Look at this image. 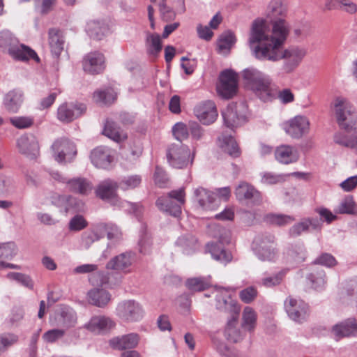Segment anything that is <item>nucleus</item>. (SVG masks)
<instances>
[{"label": "nucleus", "instance_id": "nucleus-1", "mask_svg": "<svg viewBox=\"0 0 357 357\" xmlns=\"http://www.w3.org/2000/svg\"><path fill=\"white\" fill-rule=\"evenodd\" d=\"M288 33L284 20L279 19L273 22L271 34L268 33L264 20H255L252 22L248 40L252 54L259 61L276 62L284 59L281 68L282 73H292L306 55V50L299 47L282 50V47Z\"/></svg>", "mask_w": 357, "mask_h": 357}, {"label": "nucleus", "instance_id": "nucleus-2", "mask_svg": "<svg viewBox=\"0 0 357 357\" xmlns=\"http://www.w3.org/2000/svg\"><path fill=\"white\" fill-rule=\"evenodd\" d=\"M0 49L15 60L26 61L32 59L40 62L36 52L29 46L20 43L18 38L9 30L0 31Z\"/></svg>", "mask_w": 357, "mask_h": 357}, {"label": "nucleus", "instance_id": "nucleus-3", "mask_svg": "<svg viewBox=\"0 0 357 357\" xmlns=\"http://www.w3.org/2000/svg\"><path fill=\"white\" fill-rule=\"evenodd\" d=\"M243 77L252 90L263 101L271 100L275 97L271 89V79L268 75L256 68H250L243 70Z\"/></svg>", "mask_w": 357, "mask_h": 357}, {"label": "nucleus", "instance_id": "nucleus-4", "mask_svg": "<svg viewBox=\"0 0 357 357\" xmlns=\"http://www.w3.org/2000/svg\"><path fill=\"white\" fill-rule=\"evenodd\" d=\"M334 109L340 128L347 132L356 130L357 114L355 107L346 98L337 97Z\"/></svg>", "mask_w": 357, "mask_h": 357}, {"label": "nucleus", "instance_id": "nucleus-5", "mask_svg": "<svg viewBox=\"0 0 357 357\" xmlns=\"http://www.w3.org/2000/svg\"><path fill=\"white\" fill-rule=\"evenodd\" d=\"M252 249L261 261H274L278 256L275 236L271 234L257 235L252 243Z\"/></svg>", "mask_w": 357, "mask_h": 357}, {"label": "nucleus", "instance_id": "nucleus-6", "mask_svg": "<svg viewBox=\"0 0 357 357\" xmlns=\"http://www.w3.org/2000/svg\"><path fill=\"white\" fill-rule=\"evenodd\" d=\"M248 115V106L243 102L231 103L222 112L225 125L231 129L237 128L247 122Z\"/></svg>", "mask_w": 357, "mask_h": 357}, {"label": "nucleus", "instance_id": "nucleus-7", "mask_svg": "<svg viewBox=\"0 0 357 357\" xmlns=\"http://www.w3.org/2000/svg\"><path fill=\"white\" fill-rule=\"evenodd\" d=\"M116 314L124 322H138L143 319L144 310L142 305L135 300H124L118 303Z\"/></svg>", "mask_w": 357, "mask_h": 357}, {"label": "nucleus", "instance_id": "nucleus-8", "mask_svg": "<svg viewBox=\"0 0 357 357\" xmlns=\"http://www.w3.org/2000/svg\"><path fill=\"white\" fill-rule=\"evenodd\" d=\"M284 307L288 317L296 323L305 321L309 316V305L301 299L288 296L284 301Z\"/></svg>", "mask_w": 357, "mask_h": 357}, {"label": "nucleus", "instance_id": "nucleus-9", "mask_svg": "<svg viewBox=\"0 0 357 357\" xmlns=\"http://www.w3.org/2000/svg\"><path fill=\"white\" fill-rule=\"evenodd\" d=\"M53 156L58 162H70L77 154L76 146L68 139H56L52 145Z\"/></svg>", "mask_w": 357, "mask_h": 357}, {"label": "nucleus", "instance_id": "nucleus-10", "mask_svg": "<svg viewBox=\"0 0 357 357\" xmlns=\"http://www.w3.org/2000/svg\"><path fill=\"white\" fill-rule=\"evenodd\" d=\"M220 83L217 91L220 96L230 99L236 95L238 89L237 75L231 70H225L220 75Z\"/></svg>", "mask_w": 357, "mask_h": 357}, {"label": "nucleus", "instance_id": "nucleus-11", "mask_svg": "<svg viewBox=\"0 0 357 357\" xmlns=\"http://www.w3.org/2000/svg\"><path fill=\"white\" fill-rule=\"evenodd\" d=\"M310 123L309 119L302 115H297L283 124L287 134L295 139H300L308 134Z\"/></svg>", "mask_w": 357, "mask_h": 357}, {"label": "nucleus", "instance_id": "nucleus-12", "mask_svg": "<svg viewBox=\"0 0 357 357\" xmlns=\"http://www.w3.org/2000/svg\"><path fill=\"white\" fill-rule=\"evenodd\" d=\"M235 195L240 202L248 204L259 205L262 202L261 192L247 182H241L235 189Z\"/></svg>", "mask_w": 357, "mask_h": 357}, {"label": "nucleus", "instance_id": "nucleus-13", "mask_svg": "<svg viewBox=\"0 0 357 357\" xmlns=\"http://www.w3.org/2000/svg\"><path fill=\"white\" fill-rule=\"evenodd\" d=\"M229 243V236L226 235L225 237H221L220 239L215 243H208L206 245V250L208 252L213 259L221 264H227L232 259L231 253L227 251L225 247V243Z\"/></svg>", "mask_w": 357, "mask_h": 357}, {"label": "nucleus", "instance_id": "nucleus-14", "mask_svg": "<svg viewBox=\"0 0 357 357\" xmlns=\"http://www.w3.org/2000/svg\"><path fill=\"white\" fill-rule=\"evenodd\" d=\"M18 151L23 155L35 158L39 154V144L36 137L31 133L20 136L16 141Z\"/></svg>", "mask_w": 357, "mask_h": 357}, {"label": "nucleus", "instance_id": "nucleus-15", "mask_svg": "<svg viewBox=\"0 0 357 357\" xmlns=\"http://www.w3.org/2000/svg\"><path fill=\"white\" fill-rule=\"evenodd\" d=\"M155 204L160 211L173 217H177L178 215V190H172L166 195L158 197Z\"/></svg>", "mask_w": 357, "mask_h": 357}, {"label": "nucleus", "instance_id": "nucleus-16", "mask_svg": "<svg viewBox=\"0 0 357 357\" xmlns=\"http://www.w3.org/2000/svg\"><path fill=\"white\" fill-rule=\"evenodd\" d=\"M194 195L195 202L204 211H214L219 205L216 195L202 187L195 189Z\"/></svg>", "mask_w": 357, "mask_h": 357}, {"label": "nucleus", "instance_id": "nucleus-17", "mask_svg": "<svg viewBox=\"0 0 357 357\" xmlns=\"http://www.w3.org/2000/svg\"><path fill=\"white\" fill-rule=\"evenodd\" d=\"M77 321V313L70 307L61 305L55 312L54 324L61 328L74 327Z\"/></svg>", "mask_w": 357, "mask_h": 357}, {"label": "nucleus", "instance_id": "nucleus-18", "mask_svg": "<svg viewBox=\"0 0 357 357\" xmlns=\"http://www.w3.org/2000/svg\"><path fill=\"white\" fill-rule=\"evenodd\" d=\"M86 105L82 103H63L57 109V117L62 122L68 123L82 115L86 111Z\"/></svg>", "mask_w": 357, "mask_h": 357}, {"label": "nucleus", "instance_id": "nucleus-19", "mask_svg": "<svg viewBox=\"0 0 357 357\" xmlns=\"http://www.w3.org/2000/svg\"><path fill=\"white\" fill-rule=\"evenodd\" d=\"M195 113L198 119L206 125L213 123L218 117L216 106L211 100H206L197 105L195 108Z\"/></svg>", "mask_w": 357, "mask_h": 357}, {"label": "nucleus", "instance_id": "nucleus-20", "mask_svg": "<svg viewBox=\"0 0 357 357\" xmlns=\"http://www.w3.org/2000/svg\"><path fill=\"white\" fill-rule=\"evenodd\" d=\"M82 66L84 70L88 73L99 74L105 67L104 55L98 52H90L84 57Z\"/></svg>", "mask_w": 357, "mask_h": 357}, {"label": "nucleus", "instance_id": "nucleus-21", "mask_svg": "<svg viewBox=\"0 0 357 357\" xmlns=\"http://www.w3.org/2000/svg\"><path fill=\"white\" fill-rule=\"evenodd\" d=\"M134 261V256L131 252L121 253L112 258L106 264L107 270L127 273L130 272V268Z\"/></svg>", "mask_w": 357, "mask_h": 357}, {"label": "nucleus", "instance_id": "nucleus-22", "mask_svg": "<svg viewBox=\"0 0 357 357\" xmlns=\"http://www.w3.org/2000/svg\"><path fill=\"white\" fill-rule=\"evenodd\" d=\"M216 308L230 314L231 318L238 317L240 312V306L237 301L227 293L221 292L216 296Z\"/></svg>", "mask_w": 357, "mask_h": 357}, {"label": "nucleus", "instance_id": "nucleus-23", "mask_svg": "<svg viewBox=\"0 0 357 357\" xmlns=\"http://www.w3.org/2000/svg\"><path fill=\"white\" fill-rule=\"evenodd\" d=\"M139 342V335L136 333L119 335L109 340L112 348L117 350H126L135 348Z\"/></svg>", "mask_w": 357, "mask_h": 357}, {"label": "nucleus", "instance_id": "nucleus-24", "mask_svg": "<svg viewBox=\"0 0 357 357\" xmlns=\"http://www.w3.org/2000/svg\"><path fill=\"white\" fill-rule=\"evenodd\" d=\"M113 320L105 316H94L84 325L83 328L93 333H102L110 330L114 326Z\"/></svg>", "mask_w": 357, "mask_h": 357}, {"label": "nucleus", "instance_id": "nucleus-25", "mask_svg": "<svg viewBox=\"0 0 357 357\" xmlns=\"http://www.w3.org/2000/svg\"><path fill=\"white\" fill-rule=\"evenodd\" d=\"M91 160L96 167L107 168L112 161L109 149L105 146L94 149L91 153Z\"/></svg>", "mask_w": 357, "mask_h": 357}, {"label": "nucleus", "instance_id": "nucleus-26", "mask_svg": "<svg viewBox=\"0 0 357 357\" xmlns=\"http://www.w3.org/2000/svg\"><path fill=\"white\" fill-rule=\"evenodd\" d=\"M275 156L279 162L288 165L296 162L299 158V153L294 146L282 145L275 149Z\"/></svg>", "mask_w": 357, "mask_h": 357}, {"label": "nucleus", "instance_id": "nucleus-27", "mask_svg": "<svg viewBox=\"0 0 357 357\" xmlns=\"http://www.w3.org/2000/svg\"><path fill=\"white\" fill-rule=\"evenodd\" d=\"M357 330V323L354 318H349L333 327V333L336 340L349 337Z\"/></svg>", "mask_w": 357, "mask_h": 357}, {"label": "nucleus", "instance_id": "nucleus-28", "mask_svg": "<svg viewBox=\"0 0 357 357\" xmlns=\"http://www.w3.org/2000/svg\"><path fill=\"white\" fill-rule=\"evenodd\" d=\"M24 101L23 93L20 91H10L3 98V105L6 109L11 113H17Z\"/></svg>", "mask_w": 357, "mask_h": 357}, {"label": "nucleus", "instance_id": "nucleus-29", "mask_svg": "<svg viewBox=\"0 0 357 357\" xmlns=\"http://www.w3.org/2000/svg\"><path fill=\"white\" fill-rule=\"evenodd\" d=\"M218 144L221 149L232 158H238L241 155L240 148L231 135H222L218 137Z\"/></svg>", "mask_w": 357, "mask_h": 357}, {"label": "nucleus", "instance_id": "nucleus-30", "mask_svg": "<svg viewBox=\"0 0 357 357\" xmlns=\"http://www.w3.org/2000/svg\"><path fill=\"white\" fill-rule=\"evenodd\" d=\"M118 185L112 180H106L100 183L96 190V195L100 199L112 202L116 199V190Z\"/></svg>", "mask_w": 357, "mask_h": 357}, {"label": "nucleus", "instance_id": "nucleus-31", "mask_svg": "<svg viewBox=\"0 0 357 357\" xmlns=\"http://www.w3.org/2000/svg\"><path fill=\"white\" fill-rule=\"evenodd\" d=\"M89 302L98 307H104L111 300V294L104 289L96 288L88 292Z\"/></svg>", "mask_w": 357, "mask_h": 357}, {"label": "nucleus", "instance_id": "nucleus-32", "mask_svg": "<svg viewBox=\"0 0 357 357\" xmlns=\"http://www.w3.org/2000/svg\"><path fill=\"white\" fill-rule=\"evenodd\" d=\"M67 186L70 191L82 195H89L93 189L91 183L84 178L68 179Z\"/></svg>", "mask_w": 357, "mask_h": 357}, {"label": "nucleus", "instance_id": "nucleus-33", "mask_svg": "<svg viewBox=\"0 0 357 357\" xmlns=\"http://www.w3.org/2000/svg\"><path fill=\"white\" fill-rule=\"evenodd\" d=\"M287 261L296 264L305 261L307 257V251L303 243L292 245L287 251Z\"/></svg>", "mask_w": 357, "mask_h": 357}, {"label": "nucleus", "instance_id": "nucleus-34", "mask_svg": "<svg viewBox=\"0 0 357 357\" xmlns=\"http://www.w3.org/2000/svg\"><path fill=\"white\" fill-rule=\"evenodd\" d=\"M104 135L116 142L123 141L127 138V135L112 120H107L102 131Z\"/></svg>", "mask_w": 357, "mask_h": 357}, {"label": "nucleus", "instance_id": "nucleus-35", "mask_svg": "<svg viewBox=\"0 0 357 357\" xmlns=\"http://www.w3.org/2000/svg\"><path fill=\"white\" fill-rule=\"evenodd\" d=\"M49 43L52 52L59 56L63 50L64 40L62 32L56 29H51L49 31Z\"/></svg>", "mask_w": 357, "mask_h": 357}, {"label": "nucleus", "instance_id": "nucleus-36", "mask_svg": "<svg viewBox=\"0 0 357 357\" xmlns=\"http://www.w3.org/2000/svg\"><path fill=\"white\" fill-rule=\"evenodd\" d=\"M52 202L58 207L63 208L66 212L73 209L77 210L79 206L76 198L66 195H56L52 197Z\"/></svg>", "mask_w": 357, "mask_h": 357}, {"label": "nucleus", "instance_id": "nucleus-37", "mask_svg": "<svg viewBox=\"0 0 357 357\" xmlns=\"http://www.w3.org/2000/svg\"><path fill=\"white\" fill-rule=\"evenodd\" d=\"M107 26L102 22L92 20L87 23L86 31L94 40H101L108 32Z\"/></svg>", "mask_w": 357, "mask_h": 357}, {"label": "nucleus", "instance_id": "nucleus-38", "mask_svg": "<svg viewBox=\"0 0 357 357\" xmlns=\"http://www.w3.org/2000/svg\"><path fill=\"white\" fill-rule=\"evenodd\" d=\"M257 319L256 312L251 307L247 306L243 311L241 327L245 331L252 333L256 327Z\"/></svg>", "mask_w": 357, "mask_h": 357}, {"label": "nucleus", "instance_id": "nucleus-39", "mask_svg": "<svg viewBox=\"0 0 357 357\" xmlns=\"http://www.w3.org/2000/svg\"><path fill=\"white\" fill-rule=\"evenodd\" d=\"M236 324L237 317L231 318L229 320L225 331L227 338L235 343L241 341L245 337V333L236 327Z\"/></svg>", "mask_w": 357, "mask_h": 357}, {"label": "nucleus", "instance_id": "nucleus-40", "mask_svg": "<svg viewBox=\"0 0 357 357\" xmlns=\"http://www.w3.org/2000/svg\"><path fill=\"white\" fill-rule=\"evenodd\" d=\"M116 93L113 89H107L102 91H97L93 93V99L96 103L101 105H109L114 102L116 98Z\"/></svg>", "mask_w": 357, "mask_h": 357}, {"label": "nucleus", "instance_id": "nucleus-41", "mask_svg": "<svg viewBox=\"0 0 357 357\" xmlns=\"http://www.w3.org/2000/svg\"><path fill=\"white\" fill-rule=\"evenodd\" d=\"M308 280L311 282L314 289L322 290L326 284V273L322 269H317L313 271L307 275Z\"/></svg>", "mask_w": 357, "mask_h": 357}, {"label": "nucleus", "instance_id": "nucleus-42", "mask_svg": "<svg viewBox=\"0 0 357 357\" xmlns=\"http://www.w3.org/2000/svg\"><path fill=\"white\" fill-rule=\"evenodd\" d=\"M146 43L148 52L153 56H157L162 50L161 37L158 33H148L146 34Z\"/></svg>", "mask_w": 357, "mask_h": 357}, {"label": "nucleus", "instance_id": "nucleus-43", "mask_svg": "<svg viewBox=\"0 0 357 357\" xmlns=\"http://www.w3.org/2000/svg\"><path fill=\"white\" fill-rule=\"evenodd\" d=\"M103 237V234L98 229V224L96 227L89 231H84L82 234V243L85 248H89L94 242L98 241Z\"/></svg>", "mask_w": 357, "mask_h": 357}, {"label": "nucleus", "instance_id": "nucleus-44", "mask_svg": "<svg viewBox=\"0 0 357 357\" xmlns=\"http://www.w3.org/2000/svg\"><path fill=\"white\" fill-rule=\"evenodd\" d=\"M98 229L101 230V232L104 234L107 233V238L114 242L119 241L122 237V233L119 227L112 223H99Z\"/></svg>", "mask_w": 357, "mask_h": 357}, {"label": "nucleus", "instance_id": "nucleus-45", "mask_svg": "<svg viewBox=\"0 0 357 357\" xmlns=\"http://www.w3.org/2000/svg\"><path fill=\"white\" fill-rule=\"evenodd\" d=\"M185 286L191 291H201L209 287L210 281L206 278H192L186 280Z\"/></svg>", "mask_w": 357, "mask_h": 357}, {"label": "nucleus", "instance_id": "nucleus-46", "mask_svg": "<svg viewBox=\"0 0 357 357\" xmlns=\"http://www.w3.org/2000/svg\"><path fill=\"white\" fill-rule=\"evenodd\" d=\"M287 13V8L281 0H272L268 6L267 15L270 18H277L284 16Z\"/></svg>", "mask_w": 357, "mask_h": 357}, {"label": "nucleus", "instance_id": "nucleus-47", "mask_svg": "<svg viewBox=\"0 0 357 357\" xmlns=\"http://www.w3.org/2000/svg\"><path fill=\"white\" fill-rule=\"evenodd\" d=\"M194 158V150H191L186 145H180V169L191 166L192 165Z\"/></svg>", "mask_w": 357, "mask_h": 357}, {"label": "nucleus", "instance_id": "nucleus-48", "mask_svg": "<svg viewBox=\"0 0 357 357\" xmlns=\"http://www.w3.org/2000/svg\"><path fill=\"white\" fill-rule=\"evenodd\" d=\"M16 334L7 333L0 335V356L6 353L11 347L18 342Z\"/></svg>", "mask_w": 357, "mask_h": 357}, {"label": "nucleus", "instance_id": "nucleus-49", "mask_svg": "<svg viewBox=\"0 0 357 357\" xmlns=\"http://www.w3.org/2000/svg\"><path fill=\"white\" fill-rule=\"evenodd\" d=\"M261 183L264 185H276L285 181L286 175L278 174L271 172L260 173Z\"/></svg>", "mask_w": 357, "mask_h": 357}, {"label": "nucleus", "instance_id": "nucleus-50", "mask_svg": "<svg viewBox=\"0 0 357 357\" xmlns=\"http://www.w3.org/2000/svg\"><path fill=\"white\" fill-rule=\"evenodd\" d=\"M335 211L340 214H355L356 213V207L353 197L347 196L344 197Z\"/></svg>", "mask_w": 357, "mask_h": 357}, {"label": "nucleus", "instance_id": "nucleus-51", "mask_svg": "<svg viewBox=\"0 0 357 357\" xmlns=\"http://www.w3.org/2000/svg\"><path fill=\"white\" fill-rule=\"evenodd\" d=\"M236 42L234 34L231 31L222 33L218 41V46L221 52L229 51Z\"/></svg>", "mask_w": 357, "mask_h": 357}, {"label": "nucleus", "instance_id": "nucleus-52", "mask_svg": "<svg viewBox=\"0 0 357 357\" xmlns=\"http://www.w3.org/2000/svg\"><path fill=\"white\" fill-rule=\"evenodd\" d=\"M141 182L142 177L139 175H131L124 177L119 182V187L123 190L134 189L138 187Z\"/></svg>", "mask_w": 357, "mask_h": 357}, {"label": "nucleus", "instance_id": "nucleus-53", "mask_svg": "<svg viewBox=\"0 0 357 357\" xmlns=\"http://www.w3.org/2000/svg\"><path fill=\"white\" fill-rule=\"evenodd\" d=\"M213 345L215 350L224 357H240L238 352L234 349H231L223 342L214 341Z\"/></svg>", "mask_w": 357, "mask_h": 357}, {"label": "nucleus", "instance_id": "nucleus-54", "mask_svg": "<svg viewBox=\"0 0 357 357\" xmlns=\"http://www.w3.org/2000/svg\"><path fill=\"white\" fill-rule=\"evenodd\" d=\"M17 254V247L13 242L0 243V258L11 259Z\"/></svg>", "mask_w": 357, "mask_h": 357}, {"label": "nucleus", "instance_id": "nucleus-55", "mask_svg": "<svg viewBox=\"0 0 357 357\" xmlns=\"http://www.w3.org/2000/svg\"><path fill=\"white\" fill-rule=\"evenodd\" d=\"M7 278L10 280H15L23 286L32 289L33 288V282L31 278L21 273L10 272L8 273Z\"/></svg>", "mask_w": 357, "mask_h": 357}, {"label": "nucleus", "instance_id": "nucleus-56", "mask_svg": "<svg viewBox=\"0 0 357 357\" xmlns=\"http://www.w3.org/2000/svg\"><path fill=\"white\" fill-rule=\"evenodd\" d=\"M10 122L18 129H25L33 124V119L31 116H14L10 119Z\"/></svg>", "mask_w": 357, "mask_h": 357}, {"label": "nucleus", "instance_id": "nucleus-57", "mask_svg": "<svg viewBox=\"0 0 357 357\" xmlns=\"http://www.w3.org/2000/svg\"><path fill=\"white\" fill-rule=\"evenodd\" d=\"M276 98L282 105L292 103L295 100V95L289 88H284L278 90Z\"/></svg>", "mask_w": 357, "mask_h": 357}, {"label": "nucleus", "instance_id": "nucleus-58", "mask_svg": "<svg viewBox=\"0 0 357 357\" xmlns=\"http://www.w3.org/2000/svg\"><path fill=\"white\" fill-rule=\"evenodd\" d=\"M334 142L345 147L351 149L356 147L355 136L349 137L342 132H337L334 135Z\"/></svg>", "mask_w": 357, "mask_h": 357}, {"label": "nucleus", "instance_id": "nucleus-59", "mask_svg": "<svg viewBox=\"0 0 357 357\" xmlns=\"http://www.w3.org/2000/svg\"><path fill=\"white\" fill-rule=\"evenodd\" d=\"M153 178L155 185L159 188H164L168 187L169 180L167 174L162 168L156 167Z\"/></svg>", "mask_w": 357, "mask_h": 357}, {"label": "nucleus", "instance_id": "nucleus-60", "mask_svg": "<svg viewBox=\"0 0 357 357\" xmlns=\"http://www.w3.org/2000/svg\"><path fill=\"white\" fill-rule=\"evenodd\" d=\"M284 275V272L280 271L276 274L262 278L261 284L267 288L277 286L281 283Z\"/></svg>", "mask_w": 357, "mask_h": 357}, {"label": "nucleus", "instance_id": "nucleus-61", "mask_svg": "<svg viewBox=\"0 0 357 357\" xmlns=\"http://www.w3.org/2000/svg\"><path fill=\"white\" fill-rule=\"evenodd\" d=\"M65 335V331L56 328L49 330L43 335V339L45 342L53 343L62 338Z\"/></svg>", "mask_w": 357, "mask_h": 357}, {"label": "nucleus", "instance_id": "nucleus-62", "mask_svg": "<svg viewBox=\"0 0 357 357\" xmlns=\"http://www.w3.org/2000/svg\"><path fill=\"white\" fill-rule=\"evenodd\" d=\"M315 264H319L328 268H333L337 264L335 258L329 253H322L314 261Z\"/></svg>", "mask_w": 357, "mask_h": 357}, {"label": "nucleus", "instance_id": "nucleus-63", "mask_svg": "<svg viewBox=\"0 0 357 357\" xmlns=\"http://www.w3.org/2000/svg\"><path fill=\"white\" fill-rule=\"evenodd\" d=\"M89 280L93 285L102 286L108 282L109 278L104 271L97 270L89 275Z\"/></svg>", "mask_w": 357, "mask_h": 357}, {"label": "nucleus", "instance_id": "nucleus-64", "mask_svg": "<svg viewBox=\"0 0 357 357\" xmlns=\"http://www.w3.org/2000/svg\"><path fill=\"white\" fill-rule=\"evenodd\" d=\"M257 296V290L254 287H249L239 292L241 300L245 303H250Z\"/></svg>", "mask_w": 357, "mask_h": 357}]
</instances>
